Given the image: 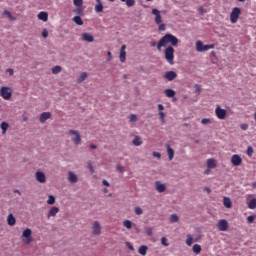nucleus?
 Masks as SVG:
<instances>
[{
	"mask_svg": "<svg viewBox=\"0 0 256 256\" xmlns=\"http://www.w3.org/2000/svg\"><path fill=\"white\" fill-rule=\"evenodd\" d=\"M163 109H165V107L163 106V104H158V111H163Z\"/></svg>",
	"mask_w": 256,
	"mask_h": 256,
	"instance_id": "obj_59",
	"label": "nucleus"
},
{
	"mask_svg": "<svg viewBox=\"0 0 256 256\" xmlns=\"http://www.w3.org/2000/svg\"><path fill=\"white\" fill-rule=\"evenodd\" d=\"M132 144L135 147H141V145H143V140H141V138L139 136H135L133 141H132Z\"/></svg>",
	"mask_w": 256,
	"mask_h": 256,
	"instance_id": "obj_24",
	"label": "nucleus"
},
{
	"mask_svg": "<svg viewBox=\"0 0 256 256\" xmlns=\"http://www.w3.org/2000/svg\"><path fill=\"white\" fill-rule=\"evenodd\" d=\"M6 73H9L10 76H13L14 73H15V70H13V68H8V69L6 70Z\"/></svg>",
	"mask_w": 256,
	"mask_h": 256,
	"instance_id": "obj_53",
	"label": "nucleus"
},
{
	"mask_svg": "<svg viewBox=\"0 0 256 256\" xmlns=\"http://www.w3.org/2000/svg\"><path fill=\"white\" fill-rule=\"evenodd\" d=\"M0 128L2 129V135H7V130L9 129V123L2 122L0 124Z\"/></svg>",
	"mask_w": 256,
	"mask_h": 256,
	"instance_id": "obj_26",
	"label": "nucleus"
},
{
	"mask_svg": "<svg viewBox=\"0 0 256 256\" xmlns=\"http://www.w3.org/2000/svg\"><path fill=\"white\" fill-rule=\"evenodd\" d=\"M32 231L29 228H26L23 232H22V238L24 239V243L26 245H29V243H31V241H33V237L32 235Z\"/></svg>",
	"mask_w": 256,
	"mask_h": 256,
	"instance_id": "obj_7",
	"label": "nucleus"
},
{
	"mask_svg": "<svg viewBox=\"0 0 256 256\" xmlns=\"http://www.w3.org/2000/svg\"><path fill=\"white\" fill-rule=\"evenodd\" d=\"M75 7H83V0H73Z\"/></svg>",
	"mask_w": 256,
	"mask_h": 256,
	"instance_id": "obj_42",
	"label": "nucleus"
},
{
	"mask_svg": "<svg viewBox=\"0 0 256 256\" xmlns=\"http://www.w3.org/2000/svg\"><path fill=\"white\" fill-rule=\"evenodd\" d=\"M153 157H156V159H161V153L159 152H153Z\"/></svg>",
	"mask_w": 256,
	"mask_h": 256,
	"instance_id": "obj_55",
	"label": "nucleus"
},
{
	"mask_svg": "<svg viewBox=\"0 0 256 256\" xmlns=\"http://www.w3.org/2000/svg\"><path fill=\"white\" fill-rule=\"evenodd\" d=\"M206 164L208 169H215V167H217V160H215L214 158H209L206 161Z\"/></svg>",
	"mask_w": 256,
	"mask_h": 256,
	"instance_id": "obj_19",
	"label": "nucleus"
},
{
	"mask_svg": "<svg viewBox=\"0 0 256 256\" xmlns=\"http://www.w3.org/2000/svg\"><path fill=\"white\" fill-rule=\"evenodd\" d=\"M107 56H108V61H111V58H112L111 51H108V52H107Z\"/></svg>",
	"mask_w": 256,
	"mask_h": 256,
	"instance_id": "obj_62",
	"label": "nucleus"
},
{
	"mask_svg": "<svg viewBox=\"0 0 256 256\" xmlns=\"http://www.w3.org/2000/svg\"><path fill=\"white\" fill-rule=\"evenodd\" d=\"M35 177H36V181H38V183H45V181H47V177L45 176V173L37 171L35 173Z\"/></svg>",
	"mask_w": 256,
	"mask_h": 256,
	"instance_id": "obj_16",
	"label": "nucleus"
},
{
	"mask_svg": "<svg viewBox=\"0 0 256 256\" xmlns=\"http://www.w3.org/2000/svg\"><path fill=\"white\" fill-rule=\"evenodd\" d=\"M90 149H97V145L91 144V145H90Z\"/></svg>",
	"mask_w": 256,
	"mask_h": 256,
	"instance_id": "obj_64",
	"label": "nucleus"
},
{
	"mask_svg": "<svg viewBox=\"0 0 256 256\" xmlns=\"http://www.w3.org/2000/svg\"><path fill=\"white\" fill-rule=\"evenodd\" d=\"M223 205H224V207H226V209H231V207H233V202H231V198L224 197L223 198Z\"/></svg>",
	"mask_w": 256,
	"mask_h": 256,
	"instance_id": "obj_22",
	"label": "nucleus"
},
{
	"mask_svg": "<svg viewBox=\"0 0 256 256\" xmlns=\"http://www.w3.org/2000/svg\"><path fill=\"white\" fill-rule=\"evenodd\" d=\"M88 169L91 174L95 173V169H93V163L91 161L88 162Z\"/></svg>",
	"mask_w": 256,
	"mask_h": 256,
	"instance_id": "obj_46",
	"label": "nucleus"
},
{
	"mask_svg": "<svg viewBox=\"0 0 256 256\" xmlns=\"http://www.w3.org/2000/svg\"><path fill=\"white\" fill-rule=\"evenodd\" d=\"M69 135H72V142L75 145H81V134L77 130H70Z\"/></svg>",
	"mask_w": 256,
	"mask_h": 256,
	"instance_id": "obj_8",
	"label": "nucleus"
},
{
	"mask_svg": "<svg viewBox=\"0 0 256 256\" xmlns=\"http://www.w3.org/2000/svg\"><path fill=\"white\" fill-rule=\"evenodd\" d=\"M255 219H256V216H248L247 217V222L248 223H253V221H255Z\"/></svg>",
	"mask_w": 256,
	"mask_h": 256,
	"instance_id": "obj_51",
	"label": "nucleus"
},
{
	"mask_svg": "<svg viewBox=\"0 0 256 256\" xmlns=\"http://www.w3.org/2000/svg\"><path fill=\"white\" fill-rule=\"evenodd\" d=\"M81 37L86 43H93L95 41V37L89 33H82Z\"/></svg>",
	"mask_w": 256,
	"mask_h": 256,
	"instance_id": "obj_17",
	"label": "nucleus"
},
{
	"mask_svg": "<svg viewBox=\"0 0 256 256\" xmlns=\"http://www.w3.org/2000/svg\"><path fill=\"white\" fill-rule=\"evenodd\" d=\"M126 245L128 249H130V251H135V248L133 247V245H131V243L127 242Z\"/></svg>",
	"mask_w": 256,
	"mask_h": 256,
	"instance_id": "obj_57",
	"label": "nucleus"
},
{
	"mask_svg": "<svg viewBox=\"0 0 256 256\" xmlns=\"http://www.w3.org/2000/svg\"><path fill=\"white\" fill-rule=\"evenodd\" d=\"M240 128L242 129V131H247L249 129V124H241Z\"/></svg>",
	"mask_w": 256,
	"mask_h": 256,
	"instance_id": "obj_50",
	"label": "nucleus"
},
{
	"mask_svg": "<svg viewBox=\"0 0 256 256\" xmlns=\"http://www.w3.org/2000/svg\"><path fill=\"white\" fill-rule=\"evenodd\" d=\"M57 213H59V207L53 206L52 208H50L48 212L47 219H51V217H55Z\"/></svg>",
	"mask_w": 256,
	"mask_h": 256,
	"instance_id": "obj_18",
	"label": "nucleus"
},
{
	"mask_svg": "<svg viewBox=\"0 0 256 256\" xmlns=\"http://www.w3.org/2000/svg\"><path fill=\"white\" fill-rule=\"evenodd\" d=\"M146 233H147V235H149V236L153 235V228H147V229H146Z\"/></svg>",
	"mask_w": 256,
	"mask_h": 256,
	"instance_id": "obj_56",
	"label": "nucleus"
},
{
	"mask_svg": "<svg viewBox=\"0 0 256 256\" xmlns=\"http://www.w3.org/2000/svg\"><path fill=\"white\" fill-rule=\"evenodd\" d=\"M68 181L70 183H77V175H75V173H73V172H69L68 173Z\"/></svg>",
	"mask_w": 256,
	"mask_h": 256,
	"instance_id": "obj_27",
	"label": "nucleus"
},
{
	"mask_svg": "<svg viewBox=\"0 0 256 256\" xmlns=\"http://www.w3.org/2000/svg\"><path fill=\"white\" fill-rule=\"evenodd\" d=\"M240 15H241V8L234 7L232 9L231 14H230V21H231V23H237V21H239Z\"/></svg>",
	"mask_w": 256,
	"mask_h": 256,
	"instance_id": "obj_6",
	"label": "nucleus"
},
{
	"mask_svg": "<svg viewBox=\"0 0 256 256\" xmlns=\"http://www.w3.org/2000/svg\"><path fill=\"white\" fill-rule=\"evenodd\" d=\"M38 19H39L40 21L47 22V21H49V14H48L47 12H40V13L38 14Z\"/></svg>",
	"mask_w": 256,
	"mask_h": 256,
	"instance_id": "obj_23",
	"label": "nucleus"
},
{
	"mask_svg": "<svg viewBox=\"0 0 256 256\" xmlns=\"http://www.w3.org/2000/svg\"><path fill=\"white\" fill-rule=\"evenodd\" d=\"M186 245L188 247H191V245H193V237L191 236V234H188L186 237Z\"/></svg>",
	"mask_w": 256,
	"mask_h": 256,
	"instance_id": "obj_33",
	"label": "nucleus"
},
{
	"mask_svg": "<svg viewBox=\"0 0 256 256\" xmlns=\"http://www.w3.org/2000/svg\"><path fill=\"white\" fill-rule=\"evenodd\" d=\"M4 15H6V17H8V19H10V21H16V19H17L8 10L4 11Z\"/></svg>",
	"mask_w": 256,
	"mask_h": 256,
	"instance_id": "obj_38",
	"label": "nucleus"
},
{
	"mask_svg": "<svg viewBox=\"0 0 256 256\" xmlns=\"http://www.w3.org/2000/svg\"><path fill=\"white\" fill-rule=\"evenodd\" d=\"M164 57L169 65H175V48H173V46L166 47Z\"/></svg>",
	"mask_w": 256,
	"mask_h": 256,
	"instance_id": "obj_3",
	"label": "nucleus"
},
{
	"mask_svg": "<svg viewBox=\"0 0 256 256\" xmlns=\"http://www.w3.org/2000/svg\"><path fill=\"white\" fill-rule=\"evenodd\" d=\"M125 49H127V46L122 45L120 49V55H119V59L121 63H125V61H127V52L125 51Z\"/></svg>",
	"mask_w": 256,
	"mask_h": 256,
	"instance_id": "obj_13",
	"label": "nucleus"
},
{
	"mask_svg": "<svg viewBox=\"0 0 256 256\" xmlns=\"http://www.w3.org/2000/svg\"><path fill=\"white\" fill-rule=\"evenodd\" d=\"M231 163L234 165V167H239L243 163V159L238 154H234L231 157Z\"/></svg>",
	"mask_w": 256,
	"mask_h": 256,
	"instance_id": "obj_12",
	"label": "nucleus"
},
{
	"mask_svg": "<svg viewBox=\"0 0 256 256\" xmlns=\"http://www.w3.org/2000/svg\"><path fill=\"white\" fill-rule=\"evenodd\" d=\"M102 185H104L105 187H109L110 184H109V181L103 180Z\"/></svg>",
	"mask_w": 256,
	"mask_h": 256,
	"instance_id": "obj_58",
	"label": "nucleus"
},
{
	"mask_svg": "<svg viewBox=\"0 0 256 256\" xmlns=\"http://www.w3.org/2000/svg\"><path fill=\"white\" fill-rule=\"evenodd\" d=\"M134 213H135L136 215H143V209H142L141 207L137 206V207H135V209H134Z\"/></svg>",
	"mask_w": 256,
	"mask_h": 256,
	"instance_id": "obj_41",
	"label": "nucleus"
},
{
	"mask_svg": "<svg viewBox=\"0 0 256 256\" xmlns=\"http://www.w3.org/2000/svg\"><path fill=\"white\" fill-rule=\"evenodd\" d=\"M127 7H133L135 5V0H126Z\"/></svg>",
	"mask_w": 256,
	"mask_h": 256,
	"instance_id": "obj_44",
	"label": "nucleus"
},
{
	"mask_svg": "<svg viewBox=\"0 0 256 256\" xmlns=\"http://www.w3.org/2000/svg\"><path fill=\"white\" fill-rule=\"evenodd\" d=\"M195 91L199 93L201 91V86L196 84Z\"/></svg>",
	"mask_w": 256,
	"mask_h": 256,
	"instance_id": "obj_60",
	"label": "nucleus"
},
{
	"mask_svg": "<svg viewBox=\"0 0 256 256\" xmlns=\"http://www.w3.org/2000/svg\"><path fill=\"white\" fill-rule=\"evenodd\" d=\"M95 11L96 13H103V4L101 2L95 5Z\"/></svg>",
	"mask_w": 256,
	"mask_h": 256,
	"instance_id": "obj_31",
	"label": "nucleus"
},
{
	"mask_svg": "<svg viewBox=\"0 0 256 256\" xmlns=\"http://www.w3.org/2000/svg\"><path fill=\"white\" fill-rule=\"evenodd\" d=\"M42 37L44 39H47L49 37V32L47 31V28L43 29L42 31Z\"/></svg>",
	"mask_w": 256,
	"mask_h": 256,
	"instance_id": "obj_45",
	"label": "nucleus"
},
{
	"mask_svg": "<svg viewBox=\"0 0 256 256\" xmlns=\"http://www.w3.org/2000/svg\"><path fill=\"white\" fill-rule=\"evenodd\" d=\"M0 97L5 101H9L13 97V90L10 87L2 86L0 88Z\"/></svg>",
	"mask_w": 256,
	"mask_h": 256,
	"instance_id": "obj_5",
	"label": "nucleus"
},
{
	"mask_svg": "<svg viewBox=\"0 0 256 256\" xmlns=\"http://www.w3.org/2000/svg\"><path fill=\"white\" fill-rule=\"evenodd\" d=\"M161 244L164 246V247H169V243H167V239L165 237H162L161 238Z\"/></svg>",
	"mask_w": 256,
	"mask_h": 256,
	"instance_id": "obj_47",
	"label": "nucleus"
},
{
	"mask_svg": "<svg viewBox=\"0 0 256 256\" xmlns=\"http://www.w3.org/2000/svg\"><path fill=\"white\" fill-rule=\"evenodd\" d=\"M248 209H256V199H252L248 203Z\"/></svg>",
	"mask_w": 256,
	"mask_h": 256,
	"instance_id": "obj_36",
	"label": "nucleus"
},
{
	"mask_svg": "<svg viewBox=\"0 0 256 256\" xmlns=\"http://www.w3.org/2000/svg\"><path fill=\"white\" fill-rule=\"evenodd\" d=\"M116 169H117V171H119V173H123V171H125V169L121 165H117Z\"/></svg>",
	"mask_w": 256,
	"mask_h": 256,
	"instance_id": "obj_54",
	"label": "nucleus"
},
{
	"mask_svg": "<svg viewBox=\"0 0 256 256\" xmlns=\"http://www.w3.org/2000/svg\"><path fill=\"white\" fill-rule=\"evenodd\" d=\"M164 94L166 95V97L173 98V97H175V90L166 89V90H164Z\"/></svg>",
	"mask_w": 256,
	"mask_h": 256,
	"instance_id": "obj_30",
	"label": "nucleus"
},
{
	"mask_svg": "<svg viewBox=\"0 0 256 256\" xmlns=\"http://www.w3.org/2000/svg\"><path fill=\"white\" fill-rule=\"evenodd\" d=\"M164 79H167V81H173L174 79H177V72L175 71L165 72Z\"/></svg>",
	"mask_w": 256,
	"mask_h": 256,
	"instance_id": "obj_15",
	"label": "nucleus"
},
{
	"mask_svg": "<svg viewBox=\"0 0 256 256\" xmlns=\"http://www.w3.org/2000/svg\"><path fill=\"white\" fill-rule=\"evenodd\" d=\"M92 234L99 237L101 235V224L99 221H94L92 224Z\"/></svg>",
	"mask_w": 256,
	"mask_h": 256,
	"instance_id": "obj_10",
	"label": "nucleus"
},
{
	"mask_svg": "<svg viewBox=\"0 0 256 256\" xmlns=\"http://www.w3.org/2000/svg\"><path fill=\"white\" fill-rule=\"evenodd\" d=\"M179 44V39L174 36L173 34H166L164 35L157 44L158 51H161L162 47H167V45H170V47H177Z\"/></svg>",
	"mask_w": 256,
	"mask_h": 256,
	"instance_id": "obj_1",
	"label": "nucleus"
},
{
	"mask_svg": "<svg viewBox=\"0 0 256 256\" xmlns=\"http://www.w3.org/2000/svg\"><path fill=\"white\" fill-rule=\"evenodd\" d=\"M166 149L169 161H173V157H175V150H173L169 144L166 145Z\"/></svg>",
	"mask_w": 256,
	"mask_h": 256,
	"instance_id": "obj_20",
	"label": "nucleus"
},
{
	"mask_svg": "<svg viewBox=\"0 0 256 256\" xmlns=\"http://www.w3.org/2000/svg\"><path fill=\"white\" fill-rule=\"evenodd\" d=\"M192 250H193V253H196L197 255H199V253H201V245L195 244Z\"/></svg>",
	"mask_w": 256,
	"mask_h": 256,
	"instance_id": "obj_35",
	"label": "nucleus"
},
{
	"mask_svg": "<svg viewBox=\"0 0 256 256\" xmlns=\"http://www.w3.org/2000/svg\"><path fill=\"white\" fill-rule=\"evenodd\" d=\"M73 21L76 25H83V19H81V16H75Z\"/></svg>",
	"mask_w": 256,
	"mask_h": 256,
	"instance_id": "obj_34",
	"label": "nucleus"
},
{
	"mask_svg": "<svg viewBox=\"0 0 256 256\" xmlns=\"http://www.w3.org/2000/svg\"><path fill=\"white\" fill-rule=\"evenodd\" d=\"M247 155H249V157H251L253 155V147H251V146L248 147Z\"/></svg>",
	"mask_w": 256,
	"mask_h": 256,
	"instance_id": "obj_52",
	"label": "nucleus"
},
{
	"mask_svg": "<svg viewBox=\"0 0 256 256\" xmlns=\"http://www.w3.org/2000/svg\"><path fill=\"white\" fill-rule=\"evenodd\" d=\"M48 205H55V196L49 195L47 200Z\"/></svg>",
	"mask_w": 256,
	"mask_h": 256,
	"instance_id": "obj_39",
	"label": "nucleus"
},
{
	"mask_svg": "<svg viewBox=\"0 0 256 256\" xmlns=\"http://www.w3.org/2000/svg\"><path fill=\"white\" fill-rule=\"evenodd\" d=\"M218 231H229V222L225 219H221L217 224Z\"/></svg>",
	"mask_w": 256,
	"mask_h": 256,
	"instance_id": "obj_9",
	"label": "nucleus"
},
{
	"mask_svg": "<svg viewBox=\"0 0 256 256\" xmlns=\"http://www.w3.org/2000/svg\"><path fill=\"white\" fill-rule=\"evenodd\" d=\"M201 123H202V125H207V124L211 123V119L204 118V119L201 120Z\"/></svg>",
	"mask_w": 256,
	"mask_h": 256,
	"instance_id": "obj_48",
	"label": "nucleus"
},
{
	"mask_svg": "<svg viewBox=\"0 0 256 256\" xmlns=\"http://www.w3.org/2000/svg\"><path fill=\"white\" fill-rule=\"evenodd\" d=\"M123 225L126 229H131V227H133V222H131V220H124Z\"/></svg>",
	"mask_w": 256,
	"mask_h": 256,
	"instance_id": "obj_37",
	"label": "nucleus"
},
{
	"mask_svg": "<svg viewBox=\"0 0 256 256\" xmlns=\"http://www.w3.org/2000/svg\"><path fill=\"white\" fill-rule=\"evenodd\" d=\"M129 121H130V123H135V122H137V115L131 114V115L129 116Z\"/></svg>",
	"mask_w": 256,
	"mask_h": 256,
	"instance_id": "obj_43",
	"label": "nucleus"
},
{
	"mask_svg": "<svg viewBox=\"0 0 256 256\" xmlns=\"http://www.w3.org/2000/svg\"><path fill=\"white\" fill-rule=\"evenodd\" d=\"M204 191H206V193H208V194H209V193H211V188H209V187H205V188H204Z\"/></svg>",
	"mask_w": 256,
	"mask_h": 256,
	"instance_id": "obj_63",
	"label": "nucleus"
},
{
	"mask_svg": "<svg viewBox=\"0 0 256 256\" xmlns=\"http://www.w3.org/2000/svg\"><path fill=\"white\" fill-rule=\"evenodd\" d=\"M47 119H51V112H43L40 115V123H45V121H47Z\"/></svg>",
	"mask_w": 256,
	"mask_h": 256,
	"instance_id": "obj_21",
	"label": "nucleus"
},
{
	"mask_svg": "<svg viewBox=\"0 0 256 256\" xmlns=\"http://www.w3.org/2000/svg\"><path fill=\"white\" fill-rule=\"evenodd\" d=\"M7 223H8V225H10V227H13V225H15V223H17V220H15V216H13V214L8 215Z\"/></svg>",
	"mask_w": 256,
	"mask_h": 256,
	"instance_id": "obj_25",
	"label": "nucleus"
},
{
	"mask_svg": "<svg viewBox=\"0 0 256 256\" xmlns=\"http://www.w3.org/2000/svg\"><path fill=\"white\" fill-rule=\"evenodd\" d=\"M215 113H216V117L218 119L223 120V119H225V117H227V110H225V109H223V108H221L219 106L216 107Z\"/></svg>",
	"mask_w": 256,
	"mask_h": 256,
	"instance_id": "obj_11",
	"label": "nucleus"
},
{
	"mask_svg": "<svg viewBox=\"0 0 256 256\" xmlns=\"http://www.w3.org/2000/svg\"><path fill=\"white\" fill-rule=\"evenodd\" d=\"M63 71V68L61 66H55L52 68V73L53 75H57Z\"/></svg>",
	"mask_w": 256,
	"mask_h": 256,
	"instance_id": "obj_32",
	"label": "nucleus"
},
{
	"mask_svg": "<svg viewBox=\"0 0 256 256\" xmlns=\"http://www.w3.org/2000/svg\"><path fill=\"white\" fill-rule=\"evenodd\" d=\"M170 221L171 223H177V221H179V216H177V214H172L170 216Z\"/></svg>",
	"mask_w": 256,
	"mask_h": 256,
	"instance_id": "obj_40",
	"label": "nucleus"
},
{
	"mask_svg": "<svg viewBox=\"0 0 256 256\" xmlns=\"http://www.w3.org/2000/svg\"><path fill=\"white\" fill-rule=\"evenodd\" d=\"M87 77H89V74H87V72L81 73L80 76L77 78V83H83V81H85Z\"/></svg>",
	"mask_w": 256,
	"mask_h": 256,
	"instance_id": "obj_29",
	"label": "nucleus"
},
{
	"mask_svg": "<svg viewBox=\"0 0 256 256\" xmlns=\"http://www.w3.org/2000/svg\"><path fill=\"white\" fill-rule=\"evenodd\" d=\"M148 249H149V247H147L145 245L140 246L138 249L139 255H143V256L147 255Z\"/></svg>",
	"mask_w": 256,
	"mask_h": 256,
	"instance_id": "obj_28",
	"label": "nucleus"
},
{
	"mask_svg": "<svg viewBox=\"0 0 256 256\" xmlns=\"http://www.w3.org/2000/svg\"><path fill=\"white\" fill-rule=\"evenodd\" d=\"M155 189L158 193H165L167 191V186L160 181L155 182Z\"/></svg>",
	"mask_w": 256,
	"mask_h": 256,
	"instance_id": "obj_14",
	"label": "nucleus"
},
{
	"mask_svg": "<svg viewBox=\"0 0 256 256\" xmlns=\"http://www.w3.org/2000/svg\"><path fill=\"white\" fill-rule=\"evenodd\" d=\"M159 117H160L162 123H165V113L162 112V111H160V112H159Z\"/></svg>",
	"mask_w": 256,
	"mask_h": 256,
	"instance_id": "obj_49",
	"label": "nucleus"
},
{
	"mask_svg": "<svg viewBox=\"0 0 256 256\" xmlns=\"http://www.w3.org/2000/svg\"><path fill=\"white\" fill-rule=\"evenodd\" d=\"M195 47H196V51H198V53H203L205 51H209V49H215V44L204 45L203 41L198 40L195 43Z\"/></svg>",
	"mask_w": 256,
	"mask_h": 256,
	"instance_id": "obj_4",
	"label": "nucleus"
},
{
	"mask_svg": "<svg viewBox=\"0 0 256 256\" xmlns=\"http://www.w3.org/2000/svg\"><path fill=\"white\" fill-rule=\"evenodd\" d=\"M152 15L155 16L154 21H155L156 25H159L158 30L159 31H165L166 25L163 23V18L161 16V11L154 8V9H152Z\"/></svg>",
	"mask_w": 256,
	"mask_h": 256,
	"instance_id": "obj_2",
	"label": "nucleus"
},
{
	"mask_svg": "<svg viewBox=\"0 0 256 256\" xmlns=\"http://www.w3.org/2000/svg\"><path fill=\"white\" fill-rule=\"evenodd\" d=\"M211 173V168H208L204 171V175H209Z\"/></svg>",
	"mask_w": 256,
	"mask_h": 256,
	"instance_id": "obj_61",
	"label": "nucleus"
}]
</instances>
